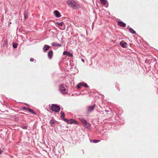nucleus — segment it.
<instances>
[{"label": "nucleus", "mask_w": 158, "mask_h": 158, "mask_svg": "<svg viewBox=\"0 0 158 158\" xmlns=\"http://www.w3.org/2000/svg\"><path fill=\"white\" fill-rule=\"evenodd\" d=\"M59 90L63 94H66L68 93V87L64 84L61 85L59 86Z\"/></svg>", "instance_id": "nucleus-1"}, {"label": "nucleus", "mask_w": 158, "mask_h": 158, "mask_svg": "<svg viewBox=\"0 0 158 158\" xmlns=\"http://www.w3.org/2000/svg\"><path fill=\"white\" fill-rule=\"evenodd\" d=\"M67 4L69 6L74 8L76 9L78 6V5L73 0H68L67 1Z\"/></svg>", "instance_id": "nucleus-2"}, {"label": "nucleus", "mask_w": 158, "mask_h": 158, "mask_svg": "<svg viewBox=\"0 0 158 158\" xmlns=\"http://www.w3.org/2000/svg\"><path fill=\"white\" fill-rule=\"evenodd\" d=\"M49 108L52 111L55 112H58L60 110V107L55 104H52L51 106H49Z\"/></svg>", "instance_id": "nucleus-3"}, {"label": "nucleus", "mask_w": 158, "mask_h": 158, "mask_svg": "<svg viewBox=\"0 0 158 158\" xmlns=\"http://www.w3.org/2000/svg\"><path fill=\"white\" fill-rule=\"evenodd\" d=\"M63 120L64 122L67 123L69 124H77L78 122L74 120V119H62Z\"/></svg>", "instance_id": "nucleus-4"}, {"label": "nucleus", "mask_w": 158, "mask_h": 158, "mask_svg": "<svg viewBox=\"0 0 158 158\" xmlns=\"http://www.w3.org/2000/svg\"><path fill=\"white\" fill-rule=\"evenodd\" d=\"M98 120H99L98 121V123L100 122L102 124L110 123V121L111 120V119H110H110H104L103 121H102L103 119H98Z\"/></svg>", "instance_id": "nucleus-5"}, {"label": "nucleus", "mask_w": 158, "mask_h": 158, "mask_svg": "<svg viewBox=\"0 0 158 158\" xmlns=\"http://www.w3.org/2000/svg\"><path fill=\"white\" fill-rule=\"evenodd\" d=\"M82 120L83 123V125L85 128H88L90 126V124L89 123L87 122L85 119H81Z\"/></svg>", "instance_id": "nucleus-6"}, {"label": "nucleus", "mask_w": 158, "mask_h": 158, "mask_svg": "<svg viewBox=\"0 0 158 158\" xmlns=\"http://www.w3.org/2000/svg\"><path fill=\"white\" fill-rule=\"evenodd\" d=\"M95 104L93 106H89L87 107V111L89 113L93 111L94 108L96 106Z\"/></svg>", "instance_id": "nucleus-7"}, {"label": "nucleus", "mask_w": 158, "mask_h": 158, "mask_svg": "<svg viewBox=\"0 0 158 158\" xmlns=\"http://www.w3.org/2000/svg\"><path fill=\"white\" fill-rule=\"evenodd\" d=\"M58 122L55 120V119H51L49 122V123L51 126L52 127L54 126Z\"/></svg>", "instance_id": "nucleus-8"}, {"label": "nucleus", "mask_w": 158, "mask_h": 158, "mask_svg": "<svg viewBox=\"0 0 158 158\" xmlns=\"http://www.w3.org/2000/svg\"><path fill=\"white\" fill-rule=\"evenodd\" d=\"M66 54L67 55V56L70 57H72L73 56L72 53L67 51H64L63 53V55H64Z\"/></svg>", "instance_id": "nucleus-9"}, {"label": "nucleus", "mask_w": 158, "mask_h": 158, "mask_svg": "<svg viewBox=\"0 0 158 158\" xmlns=\"http://www.w3.org/2000/svg\"><path fill=\"white\" fill-rule=\"evenodd\" d=\"M118 26L123 27H125L126 26V24L123 23V22H122L121 21H118Z\"/></svg>", "instance_id": "nucleus-10"}, {"label": "nucleus", "mask_w": 158, "mask_h": 158, "mask_svg": "<svg viewBox=\"0 0 158 158\" xmlns=\"http://www.w3.org/2000/svg\"><path fill=\"white\" fill-rule=\"evenodd\" d=\"M53 55V52L52 50L50 51L48 53V56L49 59H51Z\"/></svg>", "instance_id": "nucleus-11"}, {"label": "nucleus", "mask_w": 158, "mask_h": 158, "mask_svg": "<svg viewBox=\"0 0 158 158\" xmlns=\"http://www.w3.org/2000/svg\"><path fill=\"white\" fill-rule=\"evenodd\" d=\"M120 44L122 47L124 48H127V44L126 42H121Z\"/></svg>", "instance_id": "nucleus-12"}, {"label": "nucleus", "mask_w": 158, "mask_h": 158, "mask_svg": "<svg viewBox=\"0 0 158 158\" xmlns=\"http://www.w3.org/2000/svg\"><path fill=\"white\" fill-rule=\"evenodd\" d=\"M54 14L56 16V17L57 18H59L61 16L60 15V13L59 11H58L57 10H55L54 12Z\"/></svg>", "instance_id": "nucleus-13"}, {"label": "nucleus", "mask_w": 158, "mask_h": 158, "mask_svg": "<svg viewBox=\"0 0 158 158\" xmlns=\"http://www.w3.org/2000/svg\"><path fill=\"white\" fill-rule=\"evenodd\" d=\"M50 48V46L48 45H45L43 49L44 52H46Z\"/></svg>", "instance_id": "nucleus-14"}, {"label": "nucleus", "mask_w": 158, "mask_h": 158, "mask_svg": "<svg viewBox=\"0 0 158 158\" xmlns=\"http://www.w3.org/2000/svg\"><path fill=\"white\" fill-rule=\"evenodd\" d=\"M100 141V140L98 139L90 140V142L92 143L93 142L94 143H98Z\"/></svg>", "instance_id": "nucleus-15"}, {"label": "nucleus", "mask_w": 158, "mask_h": 158, "mask_svg": "<svg viewBox=\"0 0 158 158\" xmlns=\"http://www.w3.org/2000/svg\"><path fill=\"white\" fill-rule=\"evenodd\" d=\"M84 85V83H80L77 85V87L78 89H80Z\"/></svg>", "instance_id": "nucleus-16"}, {"label": "nucleus", "mask_w": 158, "mask_h": 158, "mask_svg": "<svg viewBox=\"0 0 158 158\" xmlns=\"http://www.w3.org/2000/svg\"><path fill=\"white\" fill-rule=\"evenodd\" d=\"M120 121H119V119H118V120H117V121L118 122H116V123L118 125L120 124L121 125L122 124V123H122L121 122L122 121L123 122V119H120Z\"/></svg>", "instance_id": "nucleus-17"}, {"label": "nucleus", "mask_w": 158, "mask_h": 158, "mask_svg": "<svg viewBox=\"0 0 158 158\" xmlns=\"http://www.w3.org/2000/svg\"><path fill=\"white\" fill-rule=\"evenodd\" d=\"M130 31L132 34H135V31L131 28L130 27L129 28Z\"/></svg>", "instance_id": "nucleus-18"}, {"label": "nucleus", "mask_w": 158, "mask_h": 158, "mask_svg": "<svg viewBox=\"0 0 158 158\" xmlns=\"http://www.w3.org/2000/svg\"><path fill=\"white\" fill-rule=\"evenodd\" d=\"M56 24L59 26H62L64 25V23L63 22H57Z\"/></svg>", "instance_id": "nucleus-19"}, {"label": "nucleus", "mask_w": 158, "mask_h": 158, "mask_svg": "<svg viewBox=\"0 0 158 158\" xmlns=\"http://www.w3.org/2000/svg\"><path fill=\"white\" fill-rule=\"evenodd\" d=\"M106 0H100L101 3L103 5H105L106 3Z\"/></svg>", "instance_id": "nucleus-20"}, {"label": "nucleus", "mask_w": 158, "mask_h": 158, "mask_svg": "<svg viewBox=\"0 0 158 158\" xmlns=\"http://www.w3.org/2000/svg\"><path fill=\"white\" fill-rule=\"evenodd\" d=\"M60 114L61 115L60 117L61 118L64 117L65 116V114L64 113L63 111H61L60 112Z\"/></svg>", "instance_id": "nucleus-21"}, {"label": "nucleus", "mask_w": 158, "mask_h": 158, "mask_svg": "<svg viewBox=\"0 0 158 158\" xmlns=\"http://www.w3.org/2000/svg\"><path fill=\"white\" fill-rule=\"evenodd\" d=\"M24 18L25 19H26L27 18V17H28L27 12L26 11L24 12Z\"/></svg>", "instance_id": "nucleus-22"}, {"label": "nucleus", "mask_w": 158, "mask_h": 158, "mask_svg": "<svg viewBox=\"0 0 158 158\" xmlns=\"http://www.w3.org/2000/svg\"><path fill=\"white\" fill-rule=\"evenodd\" d=\"M27 110H28L29 112H31V113L34 114H35V113L34 112V111L30 109L29 108H28V109Z\"/></svg>", "instance_id": "nucleus-23"}, {"label": "nucleus", "mask_w": 158, "mask_h": 158, "mask_svg": "<svg viewBox=\"0 0 158 158\" xmlns=\"http://www.w3.org/2000/svg\"><path fill=\"white\" fill-rule=\"evenodd\" d=\"M13 47L14 48H17V44L15 43H14L13 44Z\"/></svg>", "instance_id": "nucleus-24"}, {"label": "nucleus", "mask_w": 158, "mask_h": 158, "mask_svg": "<svg viewBox=\"0 0 158 158\" xmlns=\"http://www.w3.org/2000/svg\"><path fill=\"white\" fill-rule=\"evenodd\" d=\"M57 44L55 43H52V45L53 46H57Z\"/></svg>", "instance_id": "nucleus-25"}, {"label": "nucleus", "mask_w": 158, "mask_h": 158, "mask_svg": "<svg viewBox=\"0 0 158 158\" xmlns=\"http://www.w3.org/2000/svg\"><path fill=\"white\" fill-rule=\"evenodd\" d=\"M83 86H84L86 88H87L88 87V85L86 84H85L84 83V85Z\"/></svg>", "instance_id": "nucleus-26"}, {"label": "nucleus", "mask_w": 158, "mask_h": 158, "mask_svg": "<svg viewBox=\"0 0 158 158\" xmlns=\"http://www.w3.org/2000/svg\"><path fill=\"white\" fill-rule=\"evenodd\" d=\"M22 128L24 129H27V126H23Z\"/></svg>", "instance_id": "nucleus-27"}, {"label": "nucleus", "mask_w": 158, "mask_h": 158, "mask_svg": "<svg viewBox=\"0 0 158 158\" xmlns=\"http://www.w3.org/2000/svg\"><path fill=\"white\" fill-rule=\"evenodd\" d=\"M30 60L31 62H33L34 61V59L33 58H31L30 59Z\"/></svg>", "instance_id": "nucleus-28"}, {"label": "nucleus", "mask_w": 158, "mask_h": 158, "mask_svg": "<svg viewBox=\"0 0 158 158\" xmlns=\"http://www.w3.org/2000/svg\"><path fill=\"white\" fill-rule=\"evenodd\" d=\"M61 46H62V45L60 44H57V46H58V47H61Z\"/></svg>", "instance_id": "nucleus-29"}, {"label": "nucleus", "mask_w": 158, "mask_h": 158, "mask_svg": "<svg viewBox=\"0 0 158 158\" xmlns=\"http://www.w3.org/2000/svg\"><path fill=\"white\" fill-rule=\"evenodd\" d=\"M2 151L0 148V154H1L2 153Z\"/></svg>", "instance_id": "nucleus-30"}, {"label": "nucleus", "mask_w": 158, "mask_h": 158, "mask_svg": "<svg viewBox=\"0 0 158 158\" xmlns=\"http://www.w3.org/2000/svg\"><path fill=\"white\" fill-rule=\"evenodd\" d=\"M24 109L26 110H28V108H27V107H24Z\"/></svg>", "instance_id": "nucleus-31"}, {"label": "nucleus", "mask_w": 158, "mask_h": 158, "mask_svg": "<svg viewBox=\"0 0 158 158\" xmlns=\"http://www.w3.org/2000/svg\"><path fill=\"white\" fill-rule=\"evenodd\" d=\"M60 29H61L62 30H64V27H63V28H60Z\"/></svg>", "instance_id": "nucleus-32"}, {"label": "nucleus", "mask_w": 158, "mask_h": 158, "mask_svg": "<svg viewBox=\"0 0 158 158\" xmlns=\"http://www.w3.org/2000/svg\"><path fill=\"white\" fill-rule=\"evenodd\" d=\"M81 61H83V62H84V60L83 59H81Z\"/></svg>", "instance_id": "nucleus-33"}, {"label": "nucleus", "mask_w": 158, "mask_h": 158, "mask_svg": "<svg viewBox=\"0 0 158 158\" xmlns=\"http://www.w3.org/2000/svg\"><path fill=\"white\" fill-rule=\"evenodd\" d=\"M11 24V22H10L9 23V25L10 24Z\"/></svg>", "instance_id": "nucleus-34"}]
</instances>
